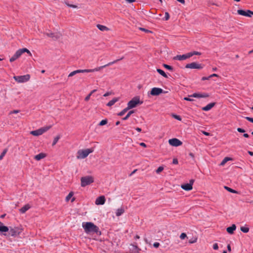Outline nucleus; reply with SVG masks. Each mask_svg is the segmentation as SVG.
I'll return each instance as SVG.
<instances>
[{"label":"nucleus","mask_w":253,"mask_h":253,"mask_svg":"<svg viewBox=\"0 0 253 253\" xmlns=\"http://www.w3.org/2000/svg\"><path fill=\"white\" fill-rule=\"evenodd\" d=\"M237 131L239 132H241V133H243V132H245V129L242 128H240V127H238L237 128Z\"/></svg>","instance_id":"de8ad7c7"},{"label":"nucleus","mask_w":253,"mask_h":253,"mask_svg":"<svg viewBox=\"0 0 253 253\" xmlns=\"http://www.w3.org/2000/svg\"><path fill=\"white\" fill-rule=\"evenodd\" d=\"M94 181V179L91 176H86L82 177L81 179V186L85 187L88 185L90 184Z\"/></svg>","instance_id":"6e6552de"},{"label":"nucleus","mask_w":253,"mask_h":253,"mask_svg":"<svg viewBox=\"0 0 253 253\" xmlns=\"http://www.w3.org/2000/svg\"><path fill=\"white\" fill-rule=\"evenodd\" d=\"M134 113V110H131V111H129L128 113L126 114V115L125 117L122 118V120L124 121L127 120L129 118V117L130 116V115Z\"/></svg>","instance_id":"cd10ccee"},{"label":"nucleus","mask_w":253,"mask_h":253,"mask_svg":"<svg viewBox=\"0 0 253 253\" xmlns=\"http://www.w3.org/2000/svg\"><path fill=\"white\" fill-rule=\"evenodd\" d=\"M140 145L142 146V147H146V145L145 143H143V142H141L140 143Z\"/></svg>","instance_id":"052dcab7"},{"label":"nucleus","mask_w":253,"mask_h":253,"mask_svg":"<svg viewBox=\"0 0 253 253\" xmlns=\"http://www.w3.org/2000/svg\"><path fill=\"white\" fill-rule=\"evenodd\" d=\"M31 207L29 204H26L19 210V211L22 213H24L29 210Z\"/></svg>","instance_id":"aec40b11"},{"label":"nucleus","mask_w":253,"mask_h":253,"mask_svg":"<svg viewBox=\"0 0 253 253\" xmlns=\"http://www.w3.org/2000/svg\"><path fill=\"white\" fill-rule=\"evenodd\" d=\"M122 58H121V59H117V60H114L113 61H112V62H109V63H111V64H113V63H116V62H118L119 61H120L121 59H122Z\"/></svg>","instance_id":"13d9d810"},{"label":"nucleus","mask_w":253,"mask_h":253,"mask_svg":"<svg viewBox=\"0 0 253 253\" xmlns=\"http://www.w3.org/2000/svg\"><path fill=\"white\" fill-rule=\"evenodd\" d=\"M73 193L72 192H70L69 194L66 197V200L67 201H68L71 199V198L73 196Z\"/></svg>","instance_id":"a19ab883"},{"label":"nucleus","mask_w":253,"mask_h":253,"mask_svg":"<svg viewBox=\"0 0 253 253\" xmlns=\"http://www.w3.org/2000/svg\"><path fill=\"white\" fill-rule=\"evenodd\" d=\"M107 122L108 120L107 119L102 120L100 122L99 126H102L105 125L107 124Z\"/></svg>","instance_id":"4c0bfd02"},{"label":"nucleus","mask_w":253,"mask_h":253,"mask_svg":"<svg viewBox=\"0 0 253 253\" xmlns=\"http://www.w3.org/2000/svg\"><path fill=\"white\" fill-rule=\"evenodd\" d=\"M42 130H41L40 128L36 130L32 131L31 133L34 136H39L42 134Z\"/></svg>","instance_id":"393cba45"},{"label":"nucleus","mask_w":253,"mask_h":253,"mask_svg":"<svg viewBox=\"0 0 253 253\" xmlns=\"http://www.w3.org/2000/svg\"><path fill=\"white\" fill-rule=\"evenodd\" d=\"M140 30L142 31H144L145 32V33H152V32L149 30H148V29H145L144 28H139Z\"/></svg>","instance_id":"ea45409f"},{"label":"nucleus","mask_w":253,"mask_h":253,"mask_svg":"<svg viewBox=\"0 0 253 253\" xmlns=\"http://www.w3.org/2000/svg\"><path fill=\"white\" fill-rule=\"evenodd\" d=\"M166 92L162 88L159 87H153L152 88L150 94L153 96H157L162 93H165Z\"/></svg>","instance_id":"9d476101"},{"label":"nucleus","mask_w":253,"mask_h":253,"mask_svg":"<svg viewBox=\"0 0 253 253\" xmlns=\"http://www.w3.org/2000/svg\"><path fill=\"white\" fill-rule=\"evenodd\" d=\"M51 127L50 126H46L45 127H42L40 128L41 130H42V133L43 134L44 132L47 131Z\"/></svg>","instance_id":"72a5a7b5"},{"label":"nucleus","mask_w":253,"mask_h":253,"mask_svg":"<svg viewBox=\"0 0 253 253\" xmlns=\"http://www.w3.org/2000/svg\"><path fill=\"white\" fill-rule=\"evenodd\" d=\"M176 0L182 4H184L185 3V0Z\"/></svg>","instance_id":"69168bd1"},{"label":"nucleus","mask_w":253,"mask_h":253,"mask_svg":"<svg viewBox=\"0 0 253 253\" xmlns=\"http://www.w3.org/2000/svg\"><path fill=\"white\" fill-rule=\"evenodd\" d=\"M106 199L104 196H101L98 197L95 200V204L97 205H103L105 202Z\"/></svg>","instance_id":"f3484780"},{"label":"nucleus","mask_w":253,"mask_h":253,"mask_svg":"<svg viewBox=\"0 0 253 253\" xmlns=\"http://www.w3.org/2000/svg\"><path fill=\"white\" fill-rule=\"evenodd\" d=\"M96 91H97V90H96V89H93V90H92V91L89 93V94H88V95L85 97V99H84V100H85V101H88L89 100V99H90V97L91 95L93 93H94L95 92H96Z\"/></svg>","instance_id":"c85d7f7f"},{"label":"nucleus","mask_w":253,"mask_h":253,"mask_svg":"<svg viewBox=\"0 0 253 253\" xmlns=\"http://www.w3.org/2000/svg\"><path fill=\"white\" fill-rule=\"evenodd\" d=\"M243 136L246 138H248L249 137V135L248 133H244Z\"/></svg>","instance_id":"338daca9"},{"label":"nucleus","mask_w":253,"mask_h":253,"mask_svg":"<svg viewBox=\"0 0 253 253\" xmlns=\"http://www.w3.org/2000/svg\"><path fill=\"white\" fill-rule=\"evenodd\" d=\"M47 37L51 38L53 40H57L59 39L61 36V34L60 33H46L45 34Z\"/></svg>","instance_id":"ddd939ff"},{"label":"nucleus","mask_w":253,"mask_h":253,"mask_svg":"<svg viewBox=\"0 0 253 253\" xmlns=\"http://www.w3.org/2000/svg\"><path fill=\"white\" fill-rule=\"evenodd\" d=\"M164 169L163 167L160 166L156 170L157 173H159L161 171H162Z\"/></svg>","instance_id":"79ce46f5"},{"label":"nucleus","mask_w":253,"mask_h":253,"mask_svg":"<svg viewBox=\"0 0 253 253\" xmlns=\"http://www.w3.org/2000/svg\"><path fill=\"white\" fill-rule=\"evenodd\" d=\"M189 156L192 158L193 159V160H194V157H195V156H194V154L192 153V152H190L189 154Z\"/></svg>","instance_id":"6e6d98bb"},{"label":"nucleus","mask_w":253,"mask_h":253,"mask_svg":"<svg viewBox=\"0 0 253 253\" xmlns=\"http://www.w3.org/2000/svg\"><path fill=\"white\" fill-rule=\"evenodd\" d=\"M209 96V94L207 93H194L190 95H189V97H195V98H206Z\"/></svg>","instance_id":"4468645a"},{"label":"nucleus","mask_w":253,"mask_h":253,"mask_svg":"<svg viewBox=\"0 0 253 253\" xmlns=\"http://www.w3.org/2000/svg\"><path fill=\"white\" fill-rule=\"evenodd\" d=\"M245 118L248 121L253 123V118H251L249 117H245Z\"/></svg>","instance_id":"49530a36"},{"label":"nucleus","mask_w":253,"mask_h":253,"mask_svg":"<svg viewBox=\"0 0 253 253\" xmlns=\"http://www.w3.org/2000/svg\"><path fill=\"white\" fill-rule=\"evenodd\" d=\"M60 135H57L54 138V140L53 141V142H52V146H54L58 142V141L59 140V139H60Z\"/></svg>","instance_id":"f704fd0d"},{"label":"nucleus","mask_w":253,"mask_h":253,"mask_svg":"<svg viewBox=\"0 0 253 253\" xmlns=\"http://www.w3.org/2000/svg\"><path fill=\"white\" fill-rule=\"evenodd\" d=\"M203 133L206 136H209L210 135V133L206 131H203Z\"/></svg>","instance_id":"0e129e2a"},{"label":"nucleus","mask_w":253,"mask_h":253,"mask_svg":"<svg viewBox=\"0 0 253 253\" xmlns=\"http://www.w3.org/2000/svg\"><path fill=\"white\" fill-rule=\"evenodd\" d=\"M248 153L250 155L253 156V152L249 151Z\"/></svg>","instance_id":"774afa93"},{"label":"nucleus","mask_w":253,"mask_h":253,"mask_svg":"<svg viewBox=\"0 0 253 253\" xmlns=\"http://www.w3.org/2000/svg\"><path fill=\"white\" fill-rule=\"evenodd\" d=\"M184 100H186V101H192L194 100V99H191L190 98H189V97H185L184 98Z\"/></svg>","instance_id":"3c124183"},{"label":"nucleus","mask_w":253,"mask_h":253,"mask_svg":"<svg viewBox=\"0 0 253 253\" xmlns=\"http://www.w3.org/2000/svg\"><path fill=\"white\" fill-rule=\"evenodd\" d=\"M142 103V101H140L139 97L138 96L134 97L128 102V109H130L133 108L135 107L137 104H141Z\"/></svg>","instance_id":"0eeeda50"},{"label":"nucleus","mask_w":253,"mask_h":253,"mask_svg":"<svg viewBox=\"0 0 253 253\" xmlns=\"http://www.w3.org/2000/svg\"><path fill=\"white\" fill-rule=\"evenodd\" d=\"M27 52L29 56H31V52L26 48H23L18 49L15 54L10 58L9 61L12 62L19 58L23 53Z\"/></svg>","instance_id":"20e7f679"},{"label":"nucleus","mask_w":253,"mask_h":253,"mask_svg":"<svg viewBox=\"0 0 253 253\" xmlns=\"http://www.w3.org/2000/svg\"><path fill=\"white\" fill-rule=\"evenodd\" d=\"M169 144L173 146L177 147L182 144V142L177 138H172L169 140Z\"/></svg>","instance_id":"9b49d317"},{"label":"nucleus","mask_w":253,"mask_h":253,"mask_svg":"<svg viewBox=\"0 0 253 253\" xmlns=\"http://www.w3.org/2000/svg\"><path fill=\"white\" fill-rule=\"evenodd\" d=\"M201 53L198 51H193L187 53L186 54L183 55H177L173 57V60H179L182 61L185 60L187 58H189L194 55H201Z\"/></svg>","instance_id":"7ed1b4c3"},{"label":"nucleus","mask_w":253,"mask_h":253,"mask_svg":"<svg viewBox=\"0 0 253 253\" xmlns=\"http://www.w3.org/2000/svg\"><path fill=\"white\" fill-rule=\"evenodd\" d=\"M194 182V180L193 179H191L189 183L182 184L181 187L186 191H190L192 189V185Z\"/></svg>","instance_id":"f8f14e48"},{"label":"nucleus","mask_w":253,"mask_h":253,"mask_svg":"<svg viewBox=\"0 0 253 253\" xmlns=\"http://www.w3.org/2000/svg\"><path fill=\"white\" fill-rule=\"evenodd\" d=\"M96 26L98 28V29H99L101 31H107L108 30V28L104 25H102L100 24H97Z\"/></svg>","instance_id":"a878e982"},{"label":"nucleus","mask_w":253,"mask_h":253,"mask_svg":"<svg viewBox=\"0 0 253 253\" xmlns=\"http://www.w3.org/2000/svg\"><path fill=\"white\" fill-rule=\"evenodd\" d=\"M215 104L216 103L215 102L209 103L206 106L203 107L202 110L205 111H208L213 108L215 105Z\"/></svg>","instance_id":"6ab92c4d"},{"label":"nucleus","mask_w":253,"mask_h":253,"mask_svg":"<svg viewBox=\"0 0 253 253\" xmlns=\"http://www.w3.org/2000/svg\"><path fill=\"white\" fill-rule=\"evenodd\" d=\"M136 171H137V169H134L133 171H132L131 172V173L129 174V176H130L132 175L134 173H135V172H136Z\"/></svg>","instance_id":"680f3d73"},{"label":"nucleus","mask_w":253,"mask_h":253,"mask_svg":"<svg viewBox=\"0 0 253 253\" xmlns=\"http://www.w3.org/2000/svg\"><path fill=\"white\" fill-rule=\"evenodd\" d=\"M237 13L239 15L251 17V10H244L243 9H238L237 10Z\"/></svg>","instance_id":"2eb2a0df"},{"label":"nucleus","mask_w":253,"mask_h":253,"mask_svg":"<svg viewBox=\"0 0 253 253\" xmlns=\"http://www.w3.org/2000/svg\"><path fill=\"white\" fill-rule=\"evenodd\" d=\"M129 109H128V107H126V108L124 109L122 111H121L120 113L118 114V115L119 116H123Z\"/></svg>","instance_id":"c756f323"},{"label":"nucleus","mask_w":253,"mask_h":253,"mask_svg":"<svg viewBox=\"0 0 253 253\" xmlns=\"http://www.w3.org/2000/svg\"><path fill=\"white\" fill-rule=\"evenodd\" d=\"M153 246L155 248H157L160 246V243L158 242H155L153 244Z\"/></svg>","instance_id":"603ef678"},{"label":"nucleus","mask_w":253,"mask_h":253,"mask_svg":"<svg viewBox=\"0 0 253 253\" xmlns=\"http://www.w3.org/2000/svg\"><path fill=\"white\" fill-rule=\"evenodd\" d=\"M9 231V228L6 226H0V232H6Z\"/></svg>","instance_id":"bb28decb"},{"label":"nucleus","mask_w":253,"mask_h":253,"mask_svg":"<svg viewBox=\"0 0 253 253\" xmlns=\"http://www.w3.org/2000/svg\"><path fill=\"white\" fill-rule=\"evenodd\" d=\"M173 117L174 119L178 120V121H181V118L180 116L179 115H173Z\"/></svg>","instance_id":"a18cd8bd"},{"label":"nucleus","mask_w":253,"mask_h":253,"mask_svg":"<svg viewBox=\"0 0 253 253\" xmlns=\"http://www.w3.org/2000/svg\"><path fill=\"white\" fill-rule=\"evenodd\" d=\"M157 71L161 75H162L164 77L168 78L167 74L165 73V72L163 70H162L160 69H157Z\"/></svg>","instance_id":"7c9ffc66"},{"label":"nucleus","mask_w":253,"mask_h":253,"mask_svg":"<svg viewBox=\"0 0 253 253\" xmlns=\"http://www.w3.org/2000/svg\"><path fill=\"white\" fill-rule=\"evenodd\" d=\"M186 68L190 69H201L203 68L202 64H186Z\"/></svg>","instance_id":"a211bd4d"},{"label":"nucleus","mask_w":253,"mask_h":253,"mask_svg":"<svg viewBox=\"0 0 253 253\" xmlns=\"http://www.w3.org/2000/svg\"><path fill=\"white\" fill-rule=\"evenodd\" d=\"M186 237H187V235H186V233H181L180 236V238L182 240L184 239Z\"/></svg>","instance_id":"c03bdc74"},{"label":"nucleus","mask_w":253,"mask_h":253,"mask_svg":"<svg viewBox=\"0 0 253 253\" xmlns=\"http://www.w3.org/2000/svg\"><path fill=\"white\" fill-rule=\"evenodd\" d=\"M213 77H218V76L216 74H213L210 76V77H211V78Z\"/></svg>","instance_id":"e2e57ef3"},{"label":"nucleus","mask_w":253,"mask_h":253,"mask_svg":"<svg viewBox=\"0 0 253 253\" xmlns=\"http://www.w3.org/2000/svg\"><path fill=\"white\" fill-rule=\"evenodd\" d=\"M7 151V149H5L3 150L2 152L0 155V160H1L3 159V157L6 154Z\"/></svg>","instance_id":"e433bc0d"},{"label":"nucleus","mask_w":253,"mask_h":253,"mask_svg":"<svg viewBox=\"0 0 253 253\" xmlns=\"http://www.w3.org/2000/svg\"><path fill=\"white\" fill-rule=\"evenodd\" d=\"M211 77H210V76L208 77H203L202 78V81H205L207 80H209Z\"/></svg>","instance_id":"5fc2aeb1"},{"label":"nucleus","mask_w":253,"mask_h":253,"mask_svg":"<svg viewBox=\"0 0 253 253\" xmlns=\"http://www.w3.org/2000/svg\"><path fill=\"white\" fill-rule=\"evenodd\" d=\"M240 230L242 232L247 233L249 231V228L245 226H241Z\"/></svg>","instance_id":"2f4dec72"},{"label":"nucleus","mask_w":253,"mask_h":253,"mask_svg":"<svg viewBox=\"0 0 253 253\" xmlns=\"http://www.w3.org/2000/svg\"><path fill=\"white\" fill-rule=\"evenodd\" d=\"M93 148L80 150L77 152V158L78 159H83L87 157L91 153L93 152Z\"/></svg>","instance_id":"39448f33"},{"label":"nucleus","mask_w":253,"mask_h":253,"mask_svg":"<svg viewBox=\"0 0 253 253\" xmlns=\"http://www.w3.org/2000/svg\"><path fill=\"white\" fill-rule=\"evenodd\" d=\"M31 78L29 74L22 76H15L13 77L14 80L18 83H25L28 82Z\"/></svg>","instance_id":"423d86ee"},{"label":"nucleus","mask_w":253,"mask_h":253,"mask_svg":"<svg viewBox=\"0 0 253 253\" xmlns=\"http://www.w3.org/2000/svg\"><path fill=\"white\" fill-rule=\"evenodd\" d=\"M68 6L70 7L74 8H77V7H78L77 5H76L71 4H68Z\"/></svg>","instance_id":"864d4df0"},{"label":"nucleus","mask_w":253,"mask_h":253,"mask_svg":"<svg viewBox=\"0 0 253 253\" xmlns=\"http://www.w3.org/2000/svg\"><path fill=\"white\" fill-rule=\"evenodd\" d=\"M213 249L215 250H217L218 249V246L217 243H215L213 245Z\"/></svg>","instance_id":"09e8293b"},{"label":"nucleus","mask_w":253,"mask_h":253,"mask_svg":"<svg viewBox=\"0 0 253 253\" xmlns=\"http://www.w3.org/2000/svg\"><path fill=\"white\" fill-rule=\"evenodd\" d=\"M236 226L235 224H232V226L228 227L226 229L227 232L230 234H232L234 231L236 230Z\"/></svg>","instance_id":"412c9836"},{"label":"nucleus","mask_w":253,"mask_h":253,"mask_svg":"<svg viewBox=\"0 0 253 253\" xmlns=\"http://www.w3.org/2000/svg\"><path fill=\"white\" fill-rule=\"evenodd\" d=\"M46 154L43 153H41L34 157L35 159L37 161H40V160L46 157Z\"/></svg>","instance_id":"4be33fe9"},{"label":"nucleus","mask_w":253,"mask_h":253,"mask_svg":"<svg viewBox=\"0 0 253 253\" xmlns=\"http://www.w3.org/2000/svg\"><path fill=\"white\" fill-rule=\"evenodd\" d=\"M231 158L229 157H225L224 159L222 161V162L220 163L221 166H223L225 165V164L228 161L231 160Z\"/></svg>","instance_id":"473e14b6"},{"label":"nucleus","mask_w":253,"mask_h":253,"mask_svg":"<svg viewBox=\"0 0 253 253\" xmlns=\"http://www.w3.org/2000/svg\"><path fill=\"white\" fill-rule=\"evenodd\" d=\"M126 1L128 3H132L135 2L136 0H126Z\"/></svg>","instance_id":"bf43d9fd"},{"label":"nucleus","mask_w":253,"mask_h":253,"mask_svg":"<svg viewBox=\"0 0 253 253\" xmlns=\"http://www.w3.org/2000/svg\"><path fill=\"white\" fill-rule=\"evenodd\" d=\"M108 65L109 64H105L104 66H101L99 68H94L93 69H84V70H75V71H74L71 72L69 74L68 77L69 78V77H73V76H75V75L79 74V73H89V72H95V71H98L100 70V69H103V68L108 66Z\"/></svg>","instance_id":"f03ea898"},{"label":"nucleus","mask_w":253,"mask_h":253,"mask_svg":"<svg viewBox=\"0 0 253 253\" xmlns=\"http://www.w3.org/2000/svg\"><path fill=\"white\" fill-rule=\"evenodd\" d=\"M163 65L167 69L170 71H172L173 68L172 66L169 65V64H163Z\"/></svg>","instance_id":"58836bf2"},{"label":"nucleus","mask_w":253,"mask_h":253,"mask_svg":"<svg viewBox=\"0 0 253 253\" xmlns=\"http://www.w3.org/2000/svg\"><path fill=\"white\" fill-rule=\"evenodd\" d=\"M22 229L18 227H11L9 228V234L11 236H17L20 234L22 232Z\"/></svg>","instance_id":"1a4fd4ad"},{"label":"nucleus","mask_w":253,"mask_h":253,"mask_svg":"<svg viewBox=\"0 0 253 253\" xmlns=\"http://www.w3.org/2000/svg\"><path fill=\"white\" fill-rule=\"evenodd\" d=\"M124 212H125V210H124V208H121L118 209H117V210L116 211V215L117 216H121L122 214L124 213Z\"/></svg>","instance_id":"b1692460"},{"label":"nucleus","mask_w":253,"mask_h":253,"mask_svg":"<svg viewBox=\"0 0 253 253\" xmlns=\"http://www.w3.org/2000/svg\"><path fill=\"white\" fill-rule=\"evenodd\" d=\"M224 188L225 189H226L228 191H229L231 193H237V192L236 190H235L230 187H228L227 186H224Z\"/></svg>","instance_id":"c9c22d12"},{"label":"nucleus","mask_w":253,"mask_h":253,"mask_svg":"<svg viewBox=\"0 0 253 253\" xmlns=\"http://www.w3.org/2000/svg\"><path fill=\"white\" fill-rule=\"evenodd\" d=\"M164 19L165 20H168L169 19V15L168 12H165Z\"/></svg>","instance_id":"37998d69"},{"label":"nucleus","mask_w":253,"mask_h":253,"mask_svg":"<svg viewBox=\"0 0 253 253\" xmlns=\"http://www.w3.org/2000/svg\"><path fill=\"white\" fill-rule=\"evenodd\" d=\"M172 163L174 165H177L178 163V160L176 158H174L172 160Z\"/></svg>","instance_id":"8fccbe9b"},{"label":"nucleus","mask_w":253,"mask_h":253,"mask_svg":"<svg viewBox=\"0 0 253 253\" xmlns=\"http://www.w3.org/2000/svg\"><path fill=\"white\" fill-rule=\"evenodd\" d=\"M130 246L131 248H130V250L132 252V253H139V252L141 251V249L138 247L136 243L131 244Z\"/></svg>","instance_id":"dca6fc26"},{"label":"nucleus","mask_w":253,"mask_h":253,"mask_svg":"<svg viewBox=\"0 0 253 253\" xmlns=\"http://www.w3.org/2000/svg\"><path fill=\"white\" fill-rule=\"evenodd\" d=\"M119 100V98L118 97H115V98H114L113 99H112L111 100H110L107 104V106H113L116 102H117V101H118Z\"/></svg>","instance_id":"5701e85b"},{"label":"nucleus","mask_w":253,"mask_h":253,"mask_svg":"<svg viewBox=\"0 0 253 253\" xmlns=\"http://www.w3.org/2000/svg\"><path fill=\"white\" fill-rule=\"evenodd\" d=\"M82 226L84 232L87 234H96L101 235V231L98 226L91 222H84L82 223Z\"/></svg>","instance_id":"f257e3e1"},{"label":"nucleus","mask_w":253,"mask_h":253,"mask_svg":"<svg viewBox=\"0 0 253 253\" xmlns=\"http://www.w3.org/2000/svg\"><path fill=\"white\" fill-rule=\"evenodd\" d=\"M112 94V93L111 92H107L106 93H105L104 95H103V96L104 97H106V96H108L110 95H111Z\"/></svg>","instance_id":"4d7b16f0"}]
</instances>
